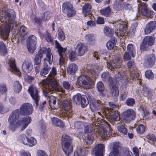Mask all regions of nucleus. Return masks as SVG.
Here are the masks:
<instances>
[{"instance_id": "obj_49", "label": "nucleus", "mask_w": 156, "mask_h": 156, "mask_svg": "<svg viewBox=\"0 0 156 156\" xmlns=\"http://www.w3.org/2000/svg\"><path fill=\"white\" fill-rule=\"evenodd\" d=\"M37 143L36 140L33 137H30L28 139V143L27 145L30 147H33Z\"/></svg>"}, {"instance_id": "obj_31", "label": "nucleus", "mask_w": 156, "mask_h": 156, "mask_svg": "<svg viewBox=\"0 0 156 156\" xmlns=\"http://www.w3.org/2000/svg\"><path fill=\"white\" fill-rule=\"evenodd\" d=\"M44 67L41 70L40 74L41 76H44L47 74L49 72L50 68L48 66L46 62V59H44Z\"/></svg>"}, {"instance_id": "obj_53", "label": "nucleus", "mask_w": 156, "mask_h": 156, "mask_svg": "<svg viewBox=\"0 0 156 156\" xmlns=\"http://www.w3.org/2000/svg\"><path fill=\"white\" fill-rule=\"evenodd\" d=\"M94 139V137L90 135H87L85 138V142L88 144H90L92 143Z\"/></svg>"}, {"instance_id": "obj_3", "label": "nucleus", "mask_w": 156, "mask_h": 156, "mask_svg": "<svg viewBox=\"0 0 156 156\" xmlns=\"http://www.w3.org/2000/svg\"><path fill=\"white\" fill-rule=\"evenodd\" d=\"M49 84L46 85L45 89L43 90V94L45 97H49L48 92L52 93L54 91H58L64 93L65 90L60 87L55 79L51 77L49 79Z\"/></svg>"}, {"instance_id": "obj_18", "label": "nucleus", "mask_w": 156, "mask_h": 156, "mask_svg": "<svg viewBox=\"0 0 156 156\" xmlns=\"http://www.w3.org/2000/svg\"><path fill=\"white\" fill-rule=\"evenodd\" d=\"M76 51L78 56L83 55L87 51V47L85 44L79 42L75 48Z\"/></svg>"}, {"instance_id": "obj_46", "label": "nucleus", "mask_w": 156, "mask_h": 156, "mask_svg": "<svg viewBox=\"0 0 156 156\" xmlns=\"http://www.w3.org/2000/svg\"><path fill=\"white\" fill-rule=\"evenodd\" d=\"M98 134L103 138L108 139L110 136V134H107V131L104 129H100Z\"/></svg>"}, {"instance_id": "obj_38", "label": "nucleus", "mask_w": 156, "mask_h": 156, "mask_svg": "<svg viewBox=\"0 0 156 156\" xmlns=\"http://www.w3.org/2000/svg\"><path fill=\"white\" fill-rule=\"evenodd\" d=\"M110 92L113 96L117 97L119 94V91L115 85H112L110 88Z\"/></svg>"}, {"instance_id": "obj_7", "label": "nucleus", "mask_w": 156, "mask_h": 156, "mask_svg": "<svg viewBox=\"0 0 156 156\" xmlns=\"http://www.w3.org/2000/svg\"><path fill=\"white\" fill-rule=\"evenodd\" d=\"M62 108L63 110L65 111L64 112V115L67 118L72 116V110L71 109V103L69 99H65L62 102Z\"/></svg>"}, {"instance_id": "obj_4", "label": "nucleus", "mask_w": 156, "mask_h": 156, "mask_svg": "<svg viewBox=\"0 0 156 156\" xmlns=\"http://www.w3.org/2000/svg\"><path fill=\"white\" fill-rule=\"evenodd\" d=\"M46 54V62H48L50 64L52 63L53 56L51 53V49L49 48L43 47L41 48L38 53L35 57V63L36 65L39 64L41 62V59L43 55Z\"/></svg>"}, {"instance_id": "obj_13", "label": "nucleus", "mask_w": 156, "mask_h": 156, "mask_svg": "<svg viewBox=\"0 0 156 156\" xmlns=\"http://www.w3.org/2000/svg\"><path fill=\"white\" fill-rule=\"evenodd\" d=\"M123 120L126 122H129L135 119L136 114L133 109H129L123 112Z\"/></svg>"}, {"instance_id": "obj_36", "label": "nucleus", "mask_w": 156, "mask_h": 156, "mask_svg": "<svg viewBox=\"0 0 156 156\" xmlns=\"http://www.w3.org/2000/svg\"><path fill=\"white\" fill-rule=\"evenodd\" d=\"M135 48L134 46L131 44H128L127 47V51L133 57H134L136 54Z\"/></svg>"}, {"instance_id": "obj_59", "label": "nucleus", "mask_w": 156, "mask_h": 156, "mask_svg": "<svg viewBox=\"0 0 156 156\" xmlns=\"http://www.w3.org/2000/svg\"><path fill=\"white\" fill-rule=\"evenodd\" d=\"M145 76L147 78L150 79H152L154 77L153 73L150 70H147L146 71Z\"/></svg>"}, {"instance_id": "obj_30", "label": "nucleus", "mask_w": 156, "mask_h": 156, "mask_svg": "<svg viewBox=\"0 0 156 156\" xmlns=\"http://www.w3.org/2000/svg\"><path fill=\"white\" fill-rule=\"evenodd\" d=\"M78 69L77 66L75 64L72 63L69 65L67 68V72L70 75H74Z\"/></svg>"}, {"instance_id": "obj_55", "label": "nucleus", "mask_w": 156, "mask_h": 156, "mask_svg": "<svg viewBox=\"0 0 156 156\" xmlns=\"http://www.w3.org/2000/svg\"><path fill=\"white\" fill-rule=\"evenodd\" d=\"M117 129L121 133L126 135L127 134V131L126 128L123 125H121L118 126L117 127Z\"/></svg>"}, {"instance_id": "obj_17", "label": "nucleus", "mask_w": 156, "mask_h": 156, "mask_svg": "<svg viewBox=\"0 0 156 156\" xmlns=\"http://www.w3.org/2000/svg\"><path fill=\"white\" fill-rule=\"evenodd\" d=\"M13 28L5 25L0 27V35L3 39H6L9 35L10 30Z\"/></svg>"}, {"instance_id": "obj_57", "label": "nucleus", "mask_w": 156, "mask_h": 156, "mask_svg": "<svg viewBox=\"0 0 156 156\" xmlns=\"http://www.w3.org/2000/svg\"><path fill=\"white\" fill-rule=\"evenodd\" d=\"M86 97L84 96L82 97L81 100L80 104L83 108H85L88 104V101L86 99Z\"/></svg>"}, {"instance_id": "obj_10", "label": "nucleus", "mask_w": 156, "mask_h": 156, "mask_svg": "<svg viewBox=\"0 0 156 156\" xmlns=\"http://www.w3.org/2000/svg\"><path fill=\"white\" fill-rule=\"evenodd\" d=\"M28 91L32 98L34 101L35 105L34 104V106L37 107L40 99L37 88L33 86H31L29 87Z\"/></svg>"}, {"instance_id": "obj_64", "label": "nucleus", "mask_w": 156, "mask_h": 156, "mask_svg": "<svg viewBox=\"0 0 156 156\" xmlns=\"http://www.w3.org/2000/svg\"><path fill=\"white\" fill-rule=\"evenodd\" d=\"M76 55L75 52L73 51H71L69 53V58L71 61H74L76 58Z\"/></svg>"}, {"instance_id": "obj_48", "label": "nucleus", "mask_w": 156, "mask_h": 156, "mask_svg": "<svg viewBox=\"0 0 156 156\" xmlns=\"http://www.w3.org/2000/svg\"><path fill=\"white\" fill-rule=\"evenodd\" d=\"M116 41L115 39L108 41L106 44L107 48L108 50H111L113 48L115 45Z\"/></svg>"}, {"instance_id": "obj_50", "label": "nucleus", "mask_w": 156, "mask_h": 156, "mask_svg": "<svg viewBox=\"0 0 156 156\" xmlns=\"http://www.w3.org/2000/svg\"><path fill=\"white\" fill-rule=\"evenodd\" d=\"M141 92L144 96H150L151 94V92L149 89L145 86L143 87Z\"/></svg>"}, {"instance_id": "obj_44", "label": "nucleus", "mask_w": 156, "mask_h": 156, "mask_svg": "<svg viewBox=\"0 0 156 156\" xmlns=\"http://www.w3.org/2000/svg\"><path fill=\"white\" fill-rule=\"evenodd\" d=\"M7 52L5 45L2 41L0 42V53L2 55H5Z\"/></svg>"}, {"instance_id": "obj_43", "label": "nucleus", "mask_w": 156, "mask_h": 156, "mask_svg": "<svg viewBox=\"0 0 156 156\" xmlns=\"http://www.w3.org/2000/svg\"><path fill=\"white\" fill-rule=\"evenodd\" d=\"M111 9L108 7L100 10V12L102 15L105 16H108L110 15Z\"/></svg>"}, {"instance_id": "obj_33", "label": "nucleus", "mask_w": 156, "mask_h": 156, "mask_svg": "<svg viewBox=\"0 0 156 156\" xmlns=\"http://www.w3.org/2000/svg\"><path fill=\"white\" fill-rule=\"evenodd\" d=\"M95 101L90 103V108L92 111L94 112H96L100 109L101 107L99 105V102Z\"/></svg>"}, {"instance_id": "obj_6", "label": "nucleus", "mask_w": 156, "mask_h": 156, "mask_svg": "<svg viewBox=\"0 0 156 156\" xmlns=\"http://www.w3.org/2000/svg\"><path fill=\"white\" fill-rule=\"evenodd\" d=\"M71 137L68 134H63L62 137V145L63 150L67 155H69L73 151Z\"/></svg>"}, {"instance_id": "obj_41", "label": "nucleus", "mask_w": 156, "mask_h": 156, "mask_svg": "<svg viewBox=\"0 0 156 156\" xmlns=\"http://www.w3.org/2000/svg\"><path fill=\"white\" fill-rule=\"evenodd\" d=\"M84 131L86 133H89L92 132L94 130L93 126L91 124L86 123L84 126Z\"/></svg>"}, {"instance_id": "obj_22", "label": "nucleus", "mask_w": 156, "mask_h": 156, "mask_svg": "<svg viewBox=\"0 0 156 156\" xmlns=\"http://www.w3.org/2000/svg\"><path fill=\"white\" fill-rule=\"evenodd\" d=\"M102 68L103 67L101 64L99 66H94L92 69H88V72L89 74L91 75L90 77H92L94 79L96 78V76L98 75V71L101 70Z\"/></svg>"}, {"instance_id": "obj_58", "label": "nucleus", "mask_w": 156, "mask_h": 156, "mask_svg": "<svg viewBox=\"0 0 156 156\" xmlns=\"http://www.w3.org/2000/svg\"><path fill=\"white\" fill-rule=\"evenodd\" d=\"M145 130V127L143 125H139L136 129V131L138 133L142 134L143 133Z\"/></svg>"}, {"instance_id": "obj_39", "label": "nucleus", "mask_w": 156, "mask_h": 156, "mask_svg": "<svg viewBox=\"0 0 156 156\" xmlns=\"http://www.w3.org/2000/svg\"><path fill=\"white\" fill-rule=\"evenodd\" d=\"M28 139L26 136L25 134H22L19 136L18 137L19 141L24 145H27L28 143Z\"/></svg>"}, {"instance_id": "obj_21", "label": "nucleus", "mask_w": 156, "mask_h": 156, "mask_svg": "<svg viewBox=\"0 0 156 156\" xmlns=\"http://www.w3.org/2000/svg\"><path fill=\"white\" fill-rule=\"evenodd\" d=\"M9 70L14 73L18 76L20 75V72L16 65L15 61L14 59H11L9 62Z\"/></svg>"}, {"instance_id": "obj_26", "label": "nucleus", "mask_w": 156, "mask_h": 156, "mask_svg": "<svg viewBox=\"0 0 156 156\" xmlns=\"http://www.w3.org/2000/svg\"><path fill=\"white\" fill-rule=\"evenodd\" d=\"M156 26V23L154 21H151L146 25L144 29L145 34H148L151 33L155 29Z\"/></svg>"}, {"instance_id": "obj_25", "label": "nucleus", "mask_w": 156, "mask_h": 156, "mask_svg": "<svg viewBox=\"0 0 156 156\" xmlns=\"http://www.w3.org/2000/svg\"><path fill=\"white\" fill-rule=\"evenodd\" d=\"M88 148L84 147L78 148L74 151L73 156H86L87 154Z\"/></svg>"}, {"instance_id": "obj_12", "label": "nucleus", "mask_w": 156, "mask_h": 156, "mask_svg": "<svg viewBox=\"0 0 156 156\" xmlns=\"http://www.w3.org/2000/svg\"><path fill=\"white\" fill-rule=\"evenodd\" d=\"M37 38L34 35L29 36L27 41V47L29 51L33 53L36 49L37 44Z\"/></svg>"}, {"instance_id": "obj_8", "label": "nucleus", "mask_w": 156, "mask_h": 156, "mask_svg": "<svg viewBox=\"0 0 156 156\" xmlns=\"http://www.w3.org/2000/svg\"><path fill=\"white\" fill-rule=\"evenodd\" d=\"M91 79L90 77L82 75L79 77L77 79L78 84L84 88H90L91 83Z\"/></svg>"}, {"instance_id": "obj_62", "label": "nucleus", "mask_w": 156, "mask_h": 156, "mask_svg": "<svg viewBox=\"0 0 156 156\" xmlns=\"http://www.w3.org/2000/svg\"><path fill=\"white\" fill-rule=\"evenodd\" d=\"M24 77L25 80L29 82H32L35 79L34 77L30 76L27 74L25 75Z\"/></svg>"}, {"instance_id": "obj_45", "label": "nucleus", "mask_w": 156, "mask_h": 156, "mask_svg": "<svg viewBox=\"0 0 156 156\" xmlns=\"http://www.w3.org/2000/svg\"><path fill=\"white\" fill-rule=\"evenodd\" d=\"M126 72L123 70L119 71L116 75V78H119L121 80L124 79L125 80L127 79L126 75Z\"/></svg>"}, {"instance_id": "obj_35", "label": "nucleus", "mask_w": 156, "mask_h": 156, "mask_svg": "<svg viewBox=\"0 0 156 156\" xmlns=\"http://www.w3.org/2000/svg\"><path fill=\"white\" fill-rule=\"evenodd\" d=\"M51 121L53 124L56 126H58L62 128L64 126L63 122L61 120L57 118H51Z\"/></svg>"}, {"instance_id": "obj_5", "label": "nucleus", "mask_w": 156, "mask_h": 156, "mask_svg": "<svg viewBox=\"0 0 156 156\" xmlns=\"http://www.w3.org/2000/svg\"><path fill=\"white\" fill-rule=\"evenodd\" d=\"M31 121L30 117H24L20 119L16 123L15 122H9V128L13 132L15 131L17 127H19L22 130H23L30 122Z\"/></svg>"}, {"instance_id": "obj_61", "label": "nucleus", "mask_w": 156, "mask_h": 156, "mask_svg": "<svg viewBox=\"0 0 156 156\" xmlns=\"http://www.w3.org/2000/svg\"><path fill=\"white\" fill-rule=\"evenodd\" d=\"M149 11L145 6H142L141 10V12L143 16H147L149 13Z\"/></svg>"}, {"instance_id": "obj_37", "label": "nucleus", "mask_w": 156, "mask_h": 156, "mask_svg": "<svg viewBox=\"0 0 156 156\" xmlns=\"http://www.w3.org/2000/svg\"><path fill=\"white\" fill-rule=\"evenodd\" d=\"M40 36L41 38H45L47 41L48 42L51 43L53 40V38L48 32H46L45 34L40 33Z\"/></svg>"}, {"instance_id": "obj_2", "label": "nucleus", "mask_w": 156, "mask_h": 156, "mask_svg": "<svg viewBox=\"0 0 156 156\" xmlns=\"http://www.w3.org/2000/svg\"><path fill=\"white\" fill-rule=\"evenodd\" d=\"M1 22H5V25H6L12 28L17 27L19 24L16 18L15 12L12 9H8L3 12Z\"/></svg>"}, {"instance_id": "obj_27", "label": "nucleus", "mask_w": 156, "mask_h": 156, "mask_svg": "<svg viewBox=\"0 0 156 156\" xmlns=\"http://www.w3.org/2000/svg\"><path fill=\"white\" fill-rule=\"evenodd\" d=\"M19 111L18 109L14 110L9 115L8 119L9 122H15L19 116Z\"/></svg>"}, {"instance_id": "obj_40", "label": "nucleus", "mask_w": 156, "mask_h": 156, "mask_svg": "<svg viewBox=\"0 0 156 156\" xmlns=\"http://www.w3.org/2000/svg\"><path fill=\"white\" fill-rule=\"evenodd\" d=\"M22 86L18 81H15L14 83V91L19 93L21 90Z\"/></svg>"}, {"instance_id": "obj_56", "label": "nucleus", "mask_w": 156, "mask_h": 156, "mask_svg": "<svg viewBox=\"0 0 156 156\" xmlns=\"http://www.w3.org/2000/svg\"><path fill=\"white\" fill-rule=\"evenodd\" d=\"M74 127L76 129H82L84 124L82 122L77 121L74 123Z\"/></svg>"}, {"instance_id": "obj_51", "label": "nucleus", "mask_w": 156, "mask_h": 156, "mask_svg": "<svg viewBox=\"0 0 156 156\" xmlns=\"http://www.w3.org/2000/svg\"><path fill=\"white\" fill-rule=\"evenodd\" d=\"M104 32L105 34L108 37L112 36L113 33V31L109 27H107L104 28Z\"/></svg>"}, {"instance_id": "obj_63", "label": "nucleus", "mask_w": 156, "mask_h": 156, "mask_svg": "<svg viewBox=\"0 0 156 156\" xmlns=\"http://www.w3.org/2000/svg\"><path fill=\"white\" fill-rule=\"evenodd\" d=\"M49 12H45L43 14L42 17L41 18L43 21H45L49 18Z\"/></svg>"}, {"instance_id": "obj_42", "label": "nucleus", "mask_w": 156, "mask_h": 156, "mask_svg": "<svg viewBox=\"0 0 156 156\" xmlns=\"http://www.w3.org/2000/svg\"><path fill=\"white\" fill-rule=\"evenodd\" d=\"M81 95L79 94H77L75 95H74L73 98V100L74 103L76 105H79L80 104L81 100L82 98Z\"/></svg>"}, {"instance_id": "obj_20", "label": "nucleus", "mask_w": 156, "mask_h": 156, "mask_svg": "<svg viewBox=\"0 0 156 156\" xmlns=\"http://www.w3.org/2000/svg\"><path fill=\"white\" fill-rule=\"evenodd\" d=\"M106 114L108 115L110 119L111 120L112 122L113 121H117L119 120V117L118 113L115 111L110 110H106Z\"/></svg>"}, {"instance_id": "obj_32", "label": "nucleus", "mask_w": 156, "mask_h": 156, "mask_svg": "<svg viewBox=\"0 0 156 156\" xmlns=\"http://www.w3.org/2000/svg\"><path fill=\"white\" fill-rule=\"evenodd\" d=\"M85 39L87 43L90 45H94L95 43V38L93 34H90L87 35L86 36Z\"/></svg>"}, {"instance_id": "obj_29", "label": "nucleus", "mask_w": 156, "mask_h": 156, "mask_svg": "<svg viewBox=\"0 0 156 156\" xmlns=\"http://www.w3.org/2000/svg\"><path fill=\"white\" fill-rule=\"evenodd\" d=\"M91 6L89 4H85L82 8V12L85 16L91 14Z\"/></svg>"}, {"instance_id": "obj_52", "label": "nucleus", "mask_w": 156, "mask_h": 156, "mask_svg": "<svg viewBox=\"0 0 156 156\" xmlns=\"http://www.w3.org/2000/svg\"><path fill=\"white\" fill-rule=\"evenodd\" d=\"M97 88L98 90L100 92H102L105 90V87L102 82L101 81L98 82L97 84Z\"/></svg>"}, {"instance_id": "obj_60", "label": "nucleus", "mask_w": 156, "mask_h": 156, "mask_svg": "<svg viewBox=\"0 0 156 156\" xmlns=\"http://www.w3.org/2000/svg\"><path fill=\"white\" fill-rule=\"evenodd\" d=\"M58 37L59 40L61 41H63L65 39V35L61 30H58Z\"/></svg>"}, {"instance_id": "obj_9", "label": "nucleus", "mask_w": 156, "mask_h": 156, "mask_svg": "<svg viewBox=\"0 0 156 156\" xmlns=\"http://www.w3.org/2000/svg\"><path fill=\"white\" fill-rule=\"evenodd\" d=\"M34 111L33 106L30 103H25L21 106L19 111L21 115H28L31 114Z\"/></svg>"}, {"instance_id": "obj_1", "label": "nucleus", "mask_w": 156, "mask_h": 156, "mask_svg": "<svg viewBox=\"0 0 156 156\" xmlns=\"http://www.w3.org/2000/svg\"><path fill=\"white\" fill-rule=\"evenodd\" d=\"M113 24H114V23ZM138 25V23L137 22L133 23L130 28L129 31L127 29L126 22L125 21H117L114 23V26H115V33L117 35L124 36L127 35L128 34H131L133 35L135 32Z\"/></svg>"}, {"instance_id": "obj_54", "label": "nucleus", "mask_w": 156, "mask_h": 156, "mask_svg": "<svg viewBox=\"0 0 156 156\" xmlns=\"http://www.w3.org/2000/svg\"><path fill=\"white\" fill-rule=\"evenodd\" d=\"M135 102V99L132 98H129L126 101V105L129 106H132L134 105Z\"/></svg>"}, {"instance_id": "obj_47", "label": "nucleus", "mask_w": 156, "mask_h": 156, "mask_svg": "<svg viewBox=\"0 0 156 156\" xmlns=\"http://www.w3.org/2000/svg\"><path fill=\"white\" fill-rule=\"evenodd\" d=\"M28 30L26 27L24 26H22L20 27V34L21 37H23L27 33Z\"/></svg>"}, {"instance_id": "obj_15", "label": "nucleus", "mask_w": 156, "mask_h": 156, "mask_svg": "<svg viewBox=\"0 0 156 156\" xmlns=\"http://www.w3.org/2000/svg\"><path fill=\"white\" fill-rule=\"evenodd\" d=\"M56 47L58 49V51L60 58L59 60V64L60 65H62L64 61L65 57L66 56V49L63 48L58 42L57 41L55 42Z\"/></svg>"}, {"instance_id": "obj_11", "label": "nucleus", "mask_w": 156, "mask_h": 156, "mask_svg": "<svg viewBox=\"0 0 156 156\" xmlns=\"http://www.w3.org/2000/svg\"><path fill=\"white\" fill-rule=\"evenodd\" d=\"M62 9L64 13H67L68 17L73 16L76 13L75 11L73 9L72 5L68 2L63 4Z\"/></svg>"}, {"instance_id": "obj_14", "label": "nucleus", "mask_w": 156, "mask_h": 156, "mask_svg": "<svg viewBox=\"0 0 156 156\" xmlns=\"http://www.w3.org/2000/svg\"><path fill=\"white\" fill-rule=\"evenodd\" d=\"M122 60L119 55L115 57H114L113 59V65L111 63H108L107 67L110 70L114 71L115 69L120 68L121 66Z\"/></svg>"}, {"instance_id": "obj_28", "label": "nucleus", "mask_w": 156, "mask_h": 156, "mask_svg": "<svg viewBox=\"0 0 156 156\" xmlns=\"http://www.w3.org/2000/svg\"><path fill=\"white\" fill-rule=\"evenodd\" d=\"M119 144L115 143L113 144L112 151L110 153L109 156H120L119 152Z\"/></svg>"}, {"instance_id": "obj_23", "label": "nucleus", "mask_w": 156, "mask_h": 156, "mask_svg": "<svg viewBox=\"0 0 156 156\" xmlns=\"http://www.w3.org/2000/svg\"><path fill=\"white\" fill-rule=\"evenodd\" d=\"M155 61L154 55L151 54L146 56L144 59V63L146 66L151 67L154 64Z\"/></svg>"}, {"instance_id": "obj_34", "label": "nucleus", "mask_w": 156, "mask_h": 156, "mask_svg": "<svg viewBox=\"0 0 156 156\" xmlns=\"http://www.w3.org/2000/svg\"><path fill=\"white\" fill-rule=\"evenodd\" d=\"M102 79L105 82H108L111 83L113 82V78L110 76L108 73H103L101 76Z\"/></svg>"}, {"instance_id": "obj_19", "label": "nucleus", "mask_w": 156, "mask_h": 156, "mask_svg": "<svg viewBox=\"0 0 156 156\" xmlns=\"http://www.w3.org/2000/svg\"><path fill=\"white\" fill-rule=\"evenodd\" d=\"M22 68L23 72L26 73H28L32 71L33 69V65L30 60L27 59L24 61Z\"/></svg>"}, {"instance_id": "obj_16", "label": "nucleus", "mask_w": 156, "mask_h": 156, "mask_svg": "<svg viewBox=\"0 0 156 156\" xmlns=\"http://www.w3.org/2000/svg\"><path fill=\"white\" fill-rule=\"evenodd\" d=\"M154 38L149 36H146L143 39V41L140 45L141 49L145 50L148 46H151L154 44Z\"/></svg>"}, {"instance_id": "obj_24", "label": "nucleus", "mask_w": 156, "mask_h": 156, "mask_svg": "<svg viewBox=\"0 0 156 156\" xmlns=\"http://www.w3.org/2000/svg\"><path fill=\"white\" fill-rule=\"evenodd\" d=\"M104 146L102 144H99L95 147L92 153L95 156H103Z\"/></svg>"}]
</instances>
